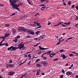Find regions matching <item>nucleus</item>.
Instances as JSON below:
<instances>
[{
	"mask_svg": "<svg viewBox=\"0 0 78 78\" xmlns=\"http://www.w3.org/2000/svg\"><path fill=\"white\" fill-rule=\"evenodd\" d=\"M19 0H9V2L12 6V7L13 9H16L18 10V7L19 6L17 4L15 5L16 2H17Z\"/></svg>",
	"mask_w": 78,
	"mask_h": 78,
	"instance_id": "1",
	"label": "nucleus"
},
{
	"mask_svg": "<svg viewBox=\"0 0 78 78\" xmlns=\"http://www.w3.org/2000/svg\"><path fill=\"white\" fill-rule=\"evenodd\" d=\"M21 31H23V32H27V33H30L31 35H34L35 34V33L34 32V30H31L30 29H25L24 27L21 29Z\"/></svg>",
	"mask_w": 78,
	"mask_h": 78,
	"instance_id": "2",
	"label": "nucleus"
},
{
	"mask_svg": "<svg viewBox=\"0 0 78 78\" xmlns=\"http://www.w3.org/2000/svg\"><path fill=\"white\" fill-rule=\"evenodd\" d=\"M7 50L9 51V50H10V51H14V46H12L10 48H7Z\"/></svg>",
	"mask_w": 78,
	"mask_h": 78,
	"instance_id": "3",
	"label": "nucleus"
},
{
	"mask_svg": "<svg viewBox=\"0 0 78 78\" xmlns=\"http://www.w3.org/2000/svg\"><path fill=\"white\" fill-rule=\"evenodd\" d=\"M41 64H43L45 67L46 66H47L48 65V63L47 62L43 61L41 62Z\"/></svg>",
	"mask_w": 78,
	"mask_h": 78,
	"instance_id": "4",
	"label": "nucleus"
},
{
	"mask_svg": "<svg viewBox=\"0 0 78 78\" xmlns=\"http://www.w3.org/2000/svg\"><path fill=\"white\" fill-rule=\"evenodd\" d=\"M8 74L9 76H12L14 75V72H10Z\"/></svg>",
	"mask_w": 78,
	"mask_h": 78,
	"instance_id": "5",
	"label": "nucleus"
},
{
	"mask_svg": "<svg viewBox=\"0 0 78 78\" xmlns=\"http://www.w3.org/2000/svg\"><path fill=\"white\" fill-rule=\"evenodd\" d=\"M72 73V72H67L66 73V75L69 76V75H70Z\"/></svg>",
	"mask_w": 78,
	"mask_h": 78,
	"instance_id": "6",
	"label": "nucleus"
},
{
	"mask_svg": "<svg viewBox=\"0 0 78 78\" xmlns=\"http://www.w3.org/2000/svg\"><path fill=\"white\" fill-rule=\"evenodd\" d=\"M12 32L13 33H14V34H15V33H16V30L14 28H12Z\"/></svg>",
	"mask_w": 78,
	"mask_h": 78,
	"instance_id": "7",
	"label": "nucleus"
},
{
	"mask_svg": "<svg viewBox=\"0 0 78 78\" xmlns=\"http://www.w3.org/2000/svg\"><path fill=\"white\" fill-rule=\"evenodd\" d=\"M36 66L37 67H42V65H40L39 63L37 64Z\"/></svg>",
	"mask_w": 78,
	"mask_h": 78,
	"instance_id": "8",
	"label": "nucleus"
},
{
	"mask_svg": "<svg viewBox=\"0 0 78 78\" xmlns=\"http://www.w3.org/2000/svg\"><path fill=\"white\" fill-rule=\"evenodd\" d=\"M56 54V53H54V54H51L50 55V57H51V58H52V57H53V56H55V55Z\"/></svg>",
	"mask_w": 78,
	"mask_h": 78,
	"instance_id": "9",
	"label": "nucleus"
},
{
	"mask_svg": "<svg viewBox=\"0 0 78 78\" xmlns=\"http://www.w3.org/2000/svg\"><path fill=\"white\" fill-rule=\"evenodd\" d=\"M64 24H65V25H70V22H68L67 23L66 22H65L64 23Z\"/></svg>",
	"mask_w": 78,
	"mask_h": 78,
	"instance_id": "10",
	"label": "nucleus"
},
{
	"mask_svg": "<svg viewBox=\"0 0 78 78\" xmlns=\"http://www.w3.org/2000/svg\"><path fill=\"white\" fill-rule=\"evenodd\" d=\"M15 65V64H9V67H15L14 66Z\"/></svg>",
	"mask_w": 78,
	"mask_h": 78,
	"instance_id": "11",
	"label": "nucleus"
},
{
	"mask_svg": "<svg viewBox=\"0 0 78 78\" xmlns=\"http://www.w3.org/2000/svg\"><path fill=\"white\" fill-rule=\"evenodd\" d=\"M20 47H18L17 48L16 47H13L14 51H15V50H16V49H18V48H19Z\"/></svg>",
	"mask_w": 78,
	"mask_h": 78,
	"instance_id": "12",
	"label": "nucleus"
},
{
	"mask_svg": "<svg viewBox=\"0 0 78 78\" xmlns=\"http://www.w3.org/2000/svg\"><path fill=\"white\" fill-rule=\"evenodd\" d=\"M39 48H40V50H44V48L41 47V46H39Z\"/></svg>",
	"mask_w": 78,
	"mask_h": 78,
	"instance_id": "13",
	"label": "nucleus"
},
{
	"mask_svg": "<svg viewBox=\"0 0 78 78\" xmlns=\"http://www.w3.org/2000/svg\"><path fill=\"white\" fill-rule=\"evenodd\" d=\"M9 35H10V34L9 33L6 34L5 35V37H8V36H9Z\"/></svg>",
	"mask_w": 78,
	"mask_h": 78,
	"instance_id": "14",
	"label": "nucleus"
},
{
	"mask_svg": "<svg viewBox=\"0 0 78 78\" xmlns=\"http://www.w3.org/2000/svg\"><path fill=\"white\" fill-rule=\"evenodd\" d=\"M41 31H37L35 32V34H37V35H38V34L39 33H41Z\"/></svg>",
	"mask_w": 78,
	"mask_h": 78,
	"instance_id": "15",
	"label": "nucleus"
},
{
	"mask_svg": "<svg viewBox=\"0 0 78 78\" xmlns=\"http://www.w3.org/2000/svg\"><path fill=\"white\" fill-rule=\"evenodd\" d=\"M23 5V3H20L18 4V6H22Z\"/></svg>",
	"mask_w": 78,
	"mask_h": 78,
	"instance_id": "16",
	"label": "nucleus"
},
{
	"mask_svg": "<svg viewBox=\"0 0 78 78\" xmlns=\"http://www.w3.org/2000/svg\"><path fill=\"white\" fill-rule=\"evenodd\" d=\"M17 41H18L17 39L16 38H15V40H13V42H17Z\"/></svg>",
	"mask_w": 78,
	"mask_h": 78,
	"instance_id": "17",
	"label": "nucleus"
},
{
	"mask_svg": "<svg viewBox=\"0 0 78 78\" xmlns=\"http://www.w3.org/2000/svg\"><path fill=\"white\" fill-rule=\"evenodd\" d=\"M5 26L6 27H9L10 26V24H5Z\"/></svg>",
	"mask_w": 78,
	"mask_h": 78,
	"instance_id": "18",
	"label": "nucleus"
},
{
	"mask_svg": "<svg viewBox=\"0 0 78 78\" xmlns=\"http://www.w3.org/2000/svg\"><path fill=\"white\" fill-rule=\"evenodd\" d=\"M66 56L65 55H63L62 58L63 59H66Z\"/></svg>",
	"mask_w": 78,
	"mask_h": 78,
	"instance_id": "19",
	"label": "nucleus"
},
{
	"mask_svg": "<svg viewBox=\"0 0 78 78\" xmlns=\"http://www.w3.org/2000/svg\"><path fill=\"white\" fill-rule=\"evenodd\" d=\"M51 52V51H48L46 52V53L47 55H50Z\"/></svg>",
	"mask_w": 78,
	"mask_h": 78,
	"instance_id": "20",
	"label": "nucleus"
},
{
	"mask_svg": "<svg viewBox=\"0 0 78 78\" xmlns=\"http://www.w3.org/2000/svg\"><path fill=\"white\" fill-rule=\"evenodd\" d=\"M58 59H58V58H56L54 59L53 60V61H57L58 60Z\"/></svg>",
	"mask_w": 78,
	"mask_h": 78,
	"instance_id": "21",
	"label": "nucleus"
},
{
	"mask_svg": "<svg viewBox=\"0 0 78 78\" xmlns=\"http://www.w3.org/2000/svg\"><path fill=\"white\" fill-rule=\"evenodd\" d=\"M40 61V59H37L36 60V61H35V62H37Z\"/></svg>",
	"mask_w": 78,
	"mask_h": 78,
	"instance_id": "22",
	"label": "nucleus"
},
{
	"mask_svg": "<svg viewBox=\"0 0 78 78\" xmlns=\"http://www.w3.org/2000/svg\"><path fill=\"white\" fill-rule=\"evenodd\" d=\"M43 59L44 60H45L47 59V58L45 57L44 56V57H43Z\"/></svg>",
	"mask_w": 78,
	"mask_h": 78,
	"instance_id": "23",
	"label": "nucleus"
},
{
	"mask_svg": "<svg viewBox=\"0 0 78 78\" xmlns=\"http://www.w3.org/2000/svg\"><path fill=\"white\" fill-rule=\"evenodd\" d=\"M21 47H22L23 48H25V47H24L25 46H24V44H22L21 45Z\"/></svg>",
	"mask_w": 78,
	"mask_h": 78,
	"instance_id": "24",
	"label": "nucleus"
},
{
	"mask_svg": "<svg viewBox=\"0 0 78 78\" xmlns=\"http://www.w3.org/2000/svg\"><path fill=\"white\" fill-rule=\"evenodd\" d=\"M71 1H69L68 3V5H69V6H70V4H71Z\"/></svg>",
	"mask_w": 78,
	"mask_h": 78,
	"instance_id": "25",
	"label": "nucleus"
},
{
	"mask_svg": "<svg viewBox=\"0 0 78 78\" xmlns=\"http://www.w3.org/2000/svg\"><path fill=\"white\" fill-rule=\"evenodd\" d=\"M39 71L37 70V73L36 74V75H39Z\"/></svg>",
	"mask_w": 78,
	"mask_h": 78,
	"instance_id": "26",
	"label": "nucleus"
},
{
	"mask_svg": "<svg viewBox=\"0 0 78 78\" xmlns=\"http://www.w3.org/2000/svg\"><path fill=\"white\" fill-rule=\"evenodd\" d=\"M41 27H42V26H40L36 28L35 29L36 30V29H38V28H41Z\"/></svg>",
	"mask_w": 78,
	"mask_h": 78,
	"instance_id": "27",
	"label": "nucleus"
},
{
	"mask_svg": "<svg viewBox=\"0 0 78 78\" xmlns=\"http://www.w3.org/2000/svg\"><path fill=\"white\" fill-rule=\"evenodd\" d=\"M59 51H60V52L61 53H62V52L64 51V49H62L61 50H60Z\"/></svg>",
	"mask_w": 78,
	"mask_h": 78,
	"instance_id": "28",
	"label": "nucleus"
},
{
	"mask_svg": "<svg viewBox=\"0 0 78 78\" xmlns=\"http://www.w3.org/2000/svg\"><path fill=\"white\" fill-rule=\"evenodd\" d=\"M5 66H9V64L6 63Z\"/></svg>",
	"mask_w": 78,
	"mask_h": 78,
	"instance_id": "29",
	"label": "nucleus"
},
{
	"mask_svg": "<svg viewBox=\"0 0 78 78\" xmlns=\"http://www.w3.org/2000/svg\"><path fill=\"white\" fill-rule=\"evenodd\" d=\"M4 44L6 47L8 46V44L7 43H4Z\"/></svg>",
	"mask_w": 78,
	"mask_h": 78,
	"instance_id": "30",
	"label": "nucleus"
},
{
	"mask_svg": "<svg viewBox=\"0 0 78 78\" xmlns=\"http://www.w3.org/2000/svg\"><path fill=\"white\" fill-rule=\"evenodd\" d=\"M39 6H45V5L44 4H42L40 5Z\"/></svg>",
	"mask_w": 78,
	"mask_h": 78,
	"instance_id": "31",
	"label": "nucleus"
},
{
	"mask_svg": "<svg viewBox=\"0 0 78 78\" xmlns=\"http://www.w3.org/2000/svg\"><path fill=\"white\" fill-rule=\"evenodd\" d=\"M2 43H0V47H1V46L2 45H5V44H2Z\"/></svg>",
	"mask_w": 78,
	"mask_h": 78,
	"instance_id": "32",
	"label": "nucleus"
},
{
	"mask_svg": "<svg viewBox=\"0 0 78 78\" xmlns=\"http://www.w3.org/2000/svg\"><path fill=\"white\" fill-rule=\"evenodd\" d=\"M73 39V37H69L68 38V39L67 40V41H69V39Z\"/></svg>",
	"mask_w": 78,
	"mask_h": 78,
	"instance_id": "33",
	"label": "nucleus"
},
{
	"mask_svg": "<svg viewBox=\"0 0 78 78\" xmlns=\"http://www.w3.org/2000/svg\"><path fill=\"white\" fill-rule=\"evenodd\" d=\"M37 26H40V23H37Z\"/></svg>",
	"mask_w": 78,
	"mask_h": 78,
	"instance_id": "34",
	"label": "nucleus"
},
{
	"mask_svg": "<svg viewBox=\"0 0 78 78\" xmlns=\"http://www.w3.org/2000/svg\"><path fill=\"white\" fill-rule=\"evenodd\" d=\"M27 1L28 3H29V4H30V5L31 3H30V2H29V0H27Z\"/></svg>",
	"mask_w": 78,
	"mask_h": 78,
	"instance_id": "35",
	"label": "nucleus"
},
{
	"mask_svg": "<svg viewBox=\"0 0 78 78\" xmlns=\"http://www.w3.org/2000/svg\"><path fill=\"white\" fill-rule=\"evenodd\" d=\"M75 16L76 17V18H75V20H78V17L77 16L75 15Z\"/></svg>",
	"mask_w": 78,
	"mask_h": 78,
	"instance_id": "36",
	"label": "nucleus"
},
{
	"mask_svg": "<svg viewBox=\"0 0 78 78\" xmlns=\"http://www.w3.org/2000/svg\"><path fill=\"white\" fill-rule=\"evenodd\" d=\"M59 44H60V41L58 42L56 44V45H58Z\"/></svg>",
	"mask_w": 78,
	"mask_h": 78,
	"instance_id": "37",
	"label": "nucleus"
},
{
	"mask_svg": "<svg viewBox=\"0 0 78 78\" xmlns=\"http://www.w3.org/2000/svg\"><path fill=\"white\" fill-rule=\"evenodd\" d=\"M5 39H3V40L1 41V42L0 43H2V42H3V41H5Z\"/></svg>",
	"mask_w": 78,
	"mask_h": 78,
	"instance_id": "38",
	"label": "nucleus"
},
{
	"mask_svg": "<svg viewBox=\"0 0 78 78\" xmlns=\"http://www.w3.org/2000/svg\"><path fill=\"white\" fill-rule=\"evenodd\" d=\"M23 48L22 46H20V48H19V49L20 50H22V49L21 48Z\"/></svg>",
	"mask_w": 78,
	"mask_h": 78,
	"instance_id": "39",
	"label": "nucleus"
},
{
	"mask_svg": "<svg viewBox=\"0 0 78 78\" xmlns=\"http://www.w3.org/2000/svg\"><path fill=\"white\" fill-rule=\"evenodd\" d=\"M30 55H31V54H29L28 55V57H29L30 58H31V56H30Z\"/></svg>",
	"mask_w": 78,
	"mask_h": 78,
	"instance_id": "40",
	"label": "nucleus"
},
{
	"mask_svg": "<svg viewBox=\"0 0 78 78\" xmlns=\"http://www.w3.org/2000/svg\"><path fill=\"white\" fill-rule=\"evenodd\" d=\"M46 0H41V2L43 3L44 1H45Z\"/></svg>",
	"mask_w": 78,
	"mask_h": 78,
	"instance_id": "41",
	"label": "nucleus"
},
{
	"mask_svg": "<svg viewBox=\"0 0 78 78\" xmlns=\"http://www.w3.org/2000/svg\"><path fill=\"white\" fill-rule=\"evenodd\" d=\"M20 36H17L16 37V38L17 39H19V38H20Z\"/></svg>",
	"mask_w": 78,
	"mask_h": 78,
	"instance_id": "42",
	"label": "nucleus"
},
{
	"mask_svg": "<svg viewBox=\"0 0 78 78\" xmlns=\"http://www.w3.org/2000/svg\"><path fill=\"white\" fill-rule=\"evenodd\" d=\"M21 44H20V43L19 44H18L17 46L18 47H21Z\"/></svg>",
	"mask_w": 78,
	"mask_h": 78,
	"instance_id": "43",
	"label": "nucleus"
},
{
	"mask_svg": "<svg viewBox=\"0 0 78 78\" xmlns=\"http://www.w3.org/2000/svg\"><path fill=\"white\" fill-rule=\"evenodd\" d=\"M69 56L71 57V56H73V55L72 54H70L69 55Z\"/></svg>",
	"mask_w": 78,
	"mask_h": 78,
	"instance_id": "44",
	"label": "nucleus"
},
{
	"mask_svg": "<svg viewBox=\"0 0 78 78\" xmlns=\"http://www.w3.org/2000/svg\"><path fill=\"white\" fill-rule=\"evenodd\" d=\"M12 62V60H11L9 62V64H11Z\"/></svg>",
	"mask_w": 78,
	"mask_h": 78,
	"instance_id": "45",
	"label": "nucleus"
},
{
	"mask_svg": "<svg viewBox=\"0 0 78 78\" xmlns=\"http://www.w3.org/2000/svg\"><path fill=\"white\" fill-rule=\"evenodd\" d=\"M41 53H42V52H41V51H39L38 52V55H40Z\"/></svg>",
	"mask_w": 78,
	"mask_h": 78,
	"instance_id": "46",
	"label": "nucleus"
},
{
	"mask_svg": "<svg viewBox=\"0 0 78 78\" xmlns=\"http://www.w3.org/2000/svg\"><path fill=\"white\" fill-rule=\"evenodd\" d=\"M62 73H64L65 72V71L63 70V69H62Z\"/></svg>",
	"mask_w": 78,
	"mask_h": 78,
	"instance_id": "47",
	"label": "nucleus"
},
{
	"mask_svg": "<svg viewBox=\"0 0 78 78\" xmlns=\"http://www.w3.org/2000/svg\"><path fill=\"white\" fill-rule=\"evenodd\" d=\"M39 43H38L36 45H34V47H36V46H37V45H39Z\"/></svg>",
	"mask_w": 78,
	"mask_h": 78,
	"instance_id": "48",
	"label": "nucleus"
},
{
	"mask_svg": "<svg viewBox=\"0 0 78 78\" xmlns=\"http://www.w3.org/2000/svg\"><path fill=\"white\" fill-rule=\"evenodd\" d=\"M34 40H35V41H37V40H38V39L37 38H36L34 39Z\"/></svg>",
	"mask_w": 78,
	"mask_h": 78,
	"instance_id": "49",
	"label": "nucleus"
},
{
	"mask_svg": "<svg viewBox=\"0 0 78 78\" xmlns=\"http://www.w3.org/2000/svg\"><path fill=\"white\" fill-rule=\"evenodd\" d=\"M45 8H46V6L43 7L42 8H43V9H44V10H45Z\"/></svg>",
	"mask_w": 78,
	"mask_h": 78,
	"instance_id": "50",
	"label": "nucleus"
},
{
	"mask_svg": "<svg viewBox=\"0 0 78 78\" xmlns=\"http://www.w3.org/2000/svg\"><path fill=\"white\" fill-rule=\"evenodd\" d=\"M64 76L63 75H61L60 76V78H63V76Z\"/></svg>",
	"mask_w": 78,
	"mask_h": 78,
	"instance_id": "51",
	"label": "nucleus"
},
{
	"mask_svg": "<svg viewBox=\"0 0 78 78\" xmlns=\"http://www.w3.org/2000/svg\"><path fill=\"white\" fill-rule=\"evenodd\" d=\"M26 37H27V38H30V37H31V36H26Z\"/></svg>",
	"mask_w": 78,
	"mask_h": 78,
	"instance_id": "52",
	"label": "nucleus"
},
{
	"mask_svg": "<svg viewBox=\"0 0 78 78\" xmlns=\"http://www.w3.org/2000/svg\"><path fill=\"white\" fill-rule=\"evenodd\" d=\"M31 25V26H33V27H36V25L34 24L33 25Z\"/></svg>",
	"mask_w": 78,
	"mask_h": 78,
	"instance_id": "53",
	"label": "nucleus"
},
{
	"mask_svg": "<svg viewBox=\"0 0 78 78\" xmlns=\"http://www.w3.org/2000/svg\"><path fill=\"white\" fill-rule=\"evenodd\" d=\"M0 38L3 39H4V37L2 36V37H0Z\"/></svg>",
	"mask_w": 78,
	"mask_h": 78,
	"instance_id": "54",
	"label": "nucleus"
},
{
	"mask_svg": "<svg viewBox=\"0 0 78 78\" xmlns=\"http://www.w3.org/2000/svg\"><path fill=\"white\" fill-rule=\"evenodd\" d=\"M34 25H35V26H36V25H37V23L36 22H34Z\"/></svg>",
	"mask_w": 78,
	"mask_h": 78,
	"instance_id": "55",
	"label": "nucleus"
},
{
	"mask_svg": "<svg viewBox=\"0 0 78 78\" xmlns=\"http://www.w3.org/2000/svg\"><path fill=\"white\" fill-rule=\"evenodd\" d=\"M16 14V13H13V14H12L11 16H14V15H15Z\"/></svg>",
	"mask_w": 78,
	"mask_h": 78,
	"instance_id": "56",
	"label": "nucleus"
},
{
	"mask_svg": "<svg viewBox=\"0 0 78 78\" xmlns=\"http://www.w3.org/2000/svg\"><path fill=\"white\" fill-rule=\"evenodd\" d=\"M63 5H64V6H66V4L65 3V2H63Z\"/></svg>",
	"mask_w": 78,
	"mask_h": 78,
	"instance_id": "57",
	"label": "nucleus"
},
{
	"mask_svg": "<svg viewBox=\"0 0 78 78\" xmlns=\"http://www.w3.org/2000/svg\"><path fill=\"white\" fill-rule=\"evenodd\" d=\"M71 28H72L71 27H69L68 28V30H70V29H71Z\"/></svg>",
	"mask_w": 78,
	"mask_h": 78,
	"instance_id": "58",
	"label": "nucleus"
},
{
	"mask_svg": "<svg viewBox=\"0 0 78 78\" xmlns=\"http://www.w3.org/2000/svg\"><path fill=\"white\" fill-rule=\"evenodd\" d=\"M48 25H50V24H51V23H50V22H49V21H48Z\"/></svg>",
	"mask_w": 78,
	"mask_h": 78,
	"instance_id": "59",
	"label": "nucleus"
},
{
	"mask_svg": "<svg viewBox=\"0 0 78 78\" xmlns=\"http://www.w3.org/2000/svg\"><path fill=\"white\" fill-rule=\"evenodd\" d=\"M61 25H62V27H65V26H66V25H65L64 24H62Z\"/></svg>",
	"mask_w": 78,
	"mask_h": 78,
	"instance_id": "60",
	"label": "nucleus"
},
{
	"mask_svg": "<svg viewBox=\"0 0 78 78\" xmlns=\"http://www.w3.org/2000/svg\"><path fill=\"white\" fill-rule=\"evenodd\" d=\"M41 37H40L39 39H38V41H41Z\"/></svg>",
	"mask_w": 78,
	"mask_h": 78,
	"instance_id": "61",
	"label": "nucleus"
},
{
	"mask_svg": "<svg viewBox=\"0 0 78 78\" xmlns=\"http://www.w3.org/2000/svg\"><path fill=\"white\" fill-rule=\"evenodd\" d=\"M41 75H45V73H42Z\"/></svg>",
	"mask_w": 78,
	"mask_h": 78,
	"instance_id": "62",
	"label": "nucleus"
},
{
	"mask_svg": "<svg viewBox=\"0 0 78 78\" xmlns=\"http://www.w3.org/2000/svg\"><path fill=\"white\" fill-rule=\"evenodd\" d=\"M27 76V75H25L24 74L22 75V76H23V77H24V76Z\"/></svg>",
	"mask_w": 78,
	"mask_h": 78,
	"instance_id": "63",
	"label": "nucleus"
},
{
	"mask_svg": "<svg viewBox=\"0 0 78 78\" xmlns=\"http://www.w3.org/2000/svg\"><path fill=\"white\" fill-rule=\"evenodd\" d=\"M75 78H78V75H76L75 76Z\"/></svg>",
	"mask_w": 78,
	"mask_h": 78,
	"instance_id": "64",
	"label": "nucleus"
}]
</instances>
